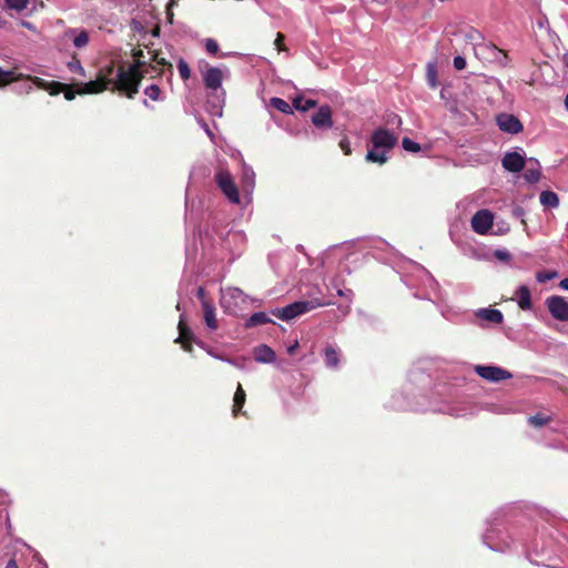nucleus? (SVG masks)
<instances>
[{"label": "nucleus", "mask_w": 568, "mask_h": 568, "mask_svg": "<svg viewBox=\"0 0 568 568\" xmlns=\"http://www.w3.org/2000/svg\"><path fill=\"white\" fill-rule=\"evenodd\" d=\"M142 67L144 63L139 61L125 68L124 64H116L112 60L99 70L97 77L105 82L111 92L118 91L120 94L133 99L144 78Z\"/></svg>", "instance_id": "1"}, {"label": "nucleus", "mask_w": 568, "mask_h": 568, "mask_svg": "<svg viewBox=\"0 0 568 568\" xmlns=\"http://www.w3.org/2000/svg\"><path fill=\"white\" fill-rule=\"evenodd\" d=\"M398 136L394 132L385 129H376L371 136L372 149L366 153V161L372 163L385 164L388 160L387 153L397 144Z\"/></svg>", "instance_id": "2"}, {"label": "nucleus", "mask_w": 568, "mask_h": 568, "mask_svg": "<svg viewBox=\"0 0 568 568\" xmlns=\"http://www.w3.org/2000/svg\"><path fill=\"white\" fill-rule=\"evenodd\" d=\"M28 80L31 81L37 88L47 91L50 95H58L65 89V83L58 81H47L39 77L24 75L19 72L17 68L3 70L0 68V88H4L12 82Z\"/></svg>", "instance_id": "3"}, {"label": "nucleus", "mask_w": 568, "mask_h": 568, "mask_svg": "<svg viewBox=\"0 0 568 568\" xmlns=\"http://www.w3.org/2000/svg\"><path fill=\"white\" fill-rule=\"evenodd\" d=\"M323 305H325V303L318 302L317 300L297 301L285 307L274 308L271 313L282 321H291Z\"/></svg>", "instance_id": "4"}, {"label": "nucleus", "mask_w": 568, "mask_h": 568, "mask_svg": "<svg viewBox=\"0 0 568 568\" xmlns=\"http://www.w3.org/2000/svg\"><path fill=\"white\" fill-rule=\"evenodd\" d=\"M214 181L231 203L239 204L241 202L239 189L227 170L219 169L214 175Z\"/></svg>", "instance_id": "5"}, {"label": "nucleus", "mask_w": 568, "mask_h": 568, "mask_svg": "<svg viewBox=\"0 0 568 568\" xmlns=\"http://www.w3.org/2000/svg\"><path fill=\"white\" fill-rule=\"evenodd\" d=\"M546 305L551 316L561 322H568V301L562 296L552 295L547 297Z\"/></svg>", "instance_id": "6"}, {"label": "nucleus", "mask_w": 568, "mask_h": 568, "mask_svg": "<svg viewBox=\"0 0 568 568\" xmlns=\"http://www.w3.org/2000/svg\"><path fill=\"white\" fill-rule=\"evenodd\" d=\"M475 372L481 378L495 383L509 379L513 377L510 372L497 366L477 365L475 367Z\"/></svg>", "instance_id": "7"}, {"label": "nucleus", "mask_w": 568, "mask_h": 568, "mask_svg": "<svg viewBox=\"0 0 568 568\" xmlns=\"http://www.w3.org/2000/svg\"><path fill=\"white\" fill-rule=\"evenodd\" d=\"M493 214L488 210H479L471 217V227L477 234H486L493 226Z\"/></svg>", "instance_id": "8"}, {"label": "nucleus", "mask_w": 568, "mask_h": 568, "mask_svg": "<svg viewBox=\"0 0 568 568\" xmlns=\"http://www.w3.org/2000/svg\"><path fill=\"white\" fill-rule=\"evenodd\" d=\"M247 296L240 288H229L221 302L222 306L229 310L230 313L235 314V307L240 304H245Z\"/></svg>", "instance_id": "9"}, {"label": "nucleus", "mask_w": 568, "mask_h": 568, "mask_svg": "<svg viewBox=\"0 0 568 568\" xmlns=\"http://www.w3.org/2000/svg\"><path fill=\"white\" fill-rule=\"evenodd\" d=\"M332 115V108L324 104L312 115L311 122L317 129L327 130L333 126Z\"/></svg>", "instance_id": "10"}, {"label": "nucleus", "mask_w": 568, "mask_h": 568, "mask_svg": "<svg viewBox=\"0 0 568 568\" xmlns=\"http://www.w3.org/2000/svg\"><path fill=\"white\" fill-rule=\"evenodd\" d=\"M497 124L504 132L516 134L523 131V124L518 118L513 114L503 113L497 116Z\"/></svg>", "instance_id": "11"}, {"label": "nucleus", "mask_w": 568, "mask_h": 568, "mask_svg": "<svg viewBox=\"0 0 568 568\" xmlns=\"http://www.w3.org/2000/svg\"><path fill=\"white\" fill-rule=\"evenodd\" d=\"M223 77V71L220 68L209 67L203 73L204 85L210 90L216 91L222 85Z\"/></svg>", "instance_id": "12"}, {"label": "nucleus", "mask_w": 568, "mask_h": 568, "mask_svg": "<svg viewBox=\"0 0 568 568\" xmlns=\"http://www.w3.org/2000/svg\"><path fill=\"white\" fill-rule=\"evenodd\" d=\"M525 158L518 152H508L501 160V164L505 170L517 173L524 170L525 168Z\"/></svg>", "instance_id": "13"}, {"label": "nucleus", "mask_w": 568, "mask_h": 568, "mask_svg": "<svg viewBox=\"0 0 568 568\" xmlns=\"http://www.w3.org/2000/svg\"><path fill=\"white\" fill-rule=\"evenodd\" d=\"M78 94L84 95V94H97L101 93L105 90H109L108 85H105V82H103L101 79L97 77L95 80L89 81L87 83H78Z\"/></svg>", "instance_id": "14"}, {"label": "nucleus", "mask_w": 568, "mask_h": 568, "mask_svg": "<svg viewBox=\"0 0 568 568\" xmlns=\"http://www.w3.org/2000/svg\"><path fill=\"white\" fill-rule=\"evenodd\" d=\"M67 37H72V41L75 48H85L89 43V32L84 29H69L65 31Z\"/></svg>", "instance_id": "15"}, {"label": "nucleus", "mask_w": 568, "mask_h": 568, "mask_svg": "<svg viewBox=\"0 0 568 568\" xmlns=\"http://www.w3.org/2000/svg\"><path fill=\"white\" fill-rule=\"evenodd\" d=\"M179 331H180V335L175 342L182 343L183 348L187 352H191L192 346H191L190 342L193 337V333L187 327V325L183 322V320H180V322H179Z\"/></svg>", "instance_id": "16"}, {"label": "nucleus", "mask_w": 568, "mask_h": 568, "mask_svg": "<svg viewBox=\"0 0 568 568\" xmlns=\"http://www.w3.org/2000/svg\"><path fill=\"white\" fill-rule=\"evenodd\" d=\"M254 356L255 359L261 363H273L276 358L275 352L265 344L255 347Z\"/></svg>", "instance_id": "17"}, {"label": "nucleus", "mask_w": 568, "mask_h": 568, "mask_svg": "<svg viewBox=\"0 0 568 568\" xmlns=\"http://www.w3.org/2000/svg\"><path fill=\"white\" fill-rule=\"evenodd\" d=\"M517 303L524 311L530 310L532 306L530 290L526 285H520L516 292Z\"/></svg>", "instance_id": "18"}, {"label": "nucleus", "mask_w": 568, "mask_h": 568, "mask_svg": "<svg viewBox=\"0 0 568 568\" xmlns=\"http://www.w3.org/2000/svg\"><path fill=\"white\" fill-rule=\"evenodd\" d=\"M202 308H203V315H204V321H205L206 326L213 331L216 329L217 321H216V316H215L214 304L212 302H205L204 306H202Z\"/></svg>", "instance_id": "19"}, {"label": "nucleus", "mask_w": 568, "mask_h": 568, "mask_svg": "<svg viewBox=\"0 0 568 568\" xmlns=\"http://www.w3.org/2000/svg\"><path fill=\"white\" fill-rule=\"evenodd\" d=\"M245 400H246L245 390L243 389L242 385L239 383L235 394H234V398H233L232 413H233L234 417H236L241 413V410L245 404Z\"/></svg>", "instance_id": "20"}, {"label": "nucleus", "mask_w": 568, "mask_h": 568, "mask_svg": "<svg viewBox=\"0 0 568 568\" xmlns=\"http://www.w3.org/2000/svg\"><path fill=\"white\" fill-rule=\"evenodd\" d=\"M324 359H325V365L329 368H337L338 364H339V353L338 351L332 346V345H327L325 348H324Z\"/></svg>", "instance_id": "21"}, {"label": "nucleus", "mask_w": 568, "mask_h": 568, "mask_svg": "<svg viewBox=\"0 0 568 568\" xmlns=\"http://www.w3.org/2000/svg\"><path fill=\"white\" fill-rule=\"evenodd\" d=\"M267 323H273V321L267 316V314L264 312H256L250 316V318L245 322L244 326L245 328H251Z\"/></svg>", "instance_id": "22"}, {"label": "nucleus", "mask_w": 568, "mask_h": 568, "mask_svg": "<svg viewBox=\"0 0 568 568\" xmlns=\"http://www.w3.org/2000/svg\"><path fill=\"white\" fill-rule=\"evenodd\" d=\"M317 105V101L313 99L303 100L302 97L293 99L292 106L298 111L305 112Z\"/></svg>", "instance_id": "23"}, {"label": "nucleus", "mask_w": 568, "mask_h": 568, "mask_svg": "<svg viewBox=\"0 0 568 568\" xmlns=\"http://www.w3.org/2000/svg\"><path fill=\"white\" fill-rule=\"evenodd\" d=\"M540 203L548 207H557L559 205V197L552 191H542L540 193Z\"/></svg>", "instance_id": "24"}, {"label": "nucleus", "mask_w": 568, "mask_h": 568, "mask_svg": "<svg viewBox=\"0 0 568 568\" xmlns=\"http://www.w3.org/2000/svg\"><path fill=\"white\" fill-rule=\"evenodd\" d=\"M479 315L481 318L495 324H500L504 320V315L499 310H481Z\"/></svg>", "instance_id": "25"}, {"label": "nucleus", "mask_w": 568, "mask_h": 568, "mask_svg": "<svg viewBox=\"0 0 568 568\" xmlns=\"http://www.w3.org/2000/svg\"><path fill=\"white\" fill-rule=\"evenodd\" d=\"M552 420L550 415H546L544 413H537L528 418V424L534 427H542L549 424Z\"/></svg>", "instance_id": "26"}, {"label": "nucleus", "mask_w": 568, "mask_h": 568, "mask_svg": "<svg viewBox=\"0 0 568 568\" xmlns=\"http://www.w3.org/2000/svg\"><path fill=\"white\" fill-rule=\"evenodd\" d=\"M270 105L282 113H285V114L293 113L292 106L285 100H283L281 98H271Z\"/></svg>", "instance_id": "27"}, {"label": "nucleus", "mask_w": 568, "mask_h": 568, "mask_svg": "<svg viewBox=\"0 0 568 568\" xmlns=\"http://www.w3.org/2000/svg\"><path fill=\"white\" fill-rule=\"evenodd\" d=\"M491 51L495 60L499 63L500 67L505 68L509 63V57L506 51L497 48L496 45L491 47Z\"/></svg>", "instance_id": "28"}, {"label": "nucleus", "mask_w": 568, "mask_h": 568, "mask_svg": "<svg viewBox=\"0 0 568 568\" xmlns=\"http://www.w3.org/2000/svg\"><path fill=\"white\" fill-rule=\"evenodd\" d=\"M67 67L73 73H78L81 77L85 75V71L75 54L72 57V60L68 62Z\"/></svg>", "instance_id": "29"}, {"label": "nucleus", "mask_w": 568, "mask_h": 568, "mask_svg": "<svg viewBox=\"0 0 568 568\" xmlns=\"http://www.w3.org/2000/svg\"><path fill=\"white\" fill-rule=\"evenodd\" d=\"M427 80L432 88L437 87V69L435 63L427 64Z\"/></svg>", "instance_id": "30"}, {"label": "nucleus", "mask_w": 568, "mask_h": 568, "mask_svg": "<svg viewBox=\"0 0 568 568\" xmlns=\"http://www.w3.org/2000/svg\"><path fill=\"white\" fill-rule=\"evenodd\" d=\"M558 276L557 271H540L536 273V280L539 283H546Z\"/></svg>", "instance_id": "31"}, {"label": "nucleus", "mask_w": 568, "mask_h": 568, "mask_svg": "<svg viewBox=\"0 0 568 568\" xmlns=\"http://www.w3.org/2000/svg\"><path fill=\"white\" fill-rule=\"evenodd\" d=\"M178 70H179L180 77L184 81L190 79L191 70H190V67H189L187 62L184 59H180L179 60V62H178Z\"/></svg>", "instance_id": "32"}, {"label": "nucleus", "mask_w": 568, "mask_h": 568, "mask_svg": "<svg viewBox=\"0 0 568 568\" xmlns=\"http://www.w3.org/2000/svg\"><path fill=\"white\" fill-rule=\"evenodd\" d=\"M540 171L537 168H528L526 169L524 176L529 183L538 182L540 179Z\"/></svg>", "instance_id": "33"}, {"label": "nucleus", "mask_w": 568, "mask_h": 568, "mask_svg": "<svg viewBox=\"0 0 568 568\" xmlns=\"http://www.w3.org/2000/svg\"><path fill=\"white\" fill-rule=\"evenodd\" d=\"M29 0H6L8 8L22 11L28 7Z\"/></svg>", "instance_id": "34"}, {"label": "nucleus", "mask_w": 568, "mask_h": 568, "mask_svg": "<svg viewBox=\"0 0 568 568\" xmlns=\"http://www.w3.org/2000/svg\"><path fill=\"white\" fill-rule=\"evenodd\" d=\"M145 95H148L152 101H158L161 94V89L156 84H151L144 90Z\"/></svg>", "instance_id": "35"}, {"label": "nucleus", "mask_w": 568, "mask_h": 568, "mask_svg": "<svg viewBox=\"0 0 568 568\" xmlns=\"http://www.w3.org/2000/svg\"><path fill=\"white\" fill-rule=\"evenodd\" d=\"M403 148L408 152H419L420 145L417 142H414L409 138H404L402 141Z\"/></svg>", "instance_id": "36"}, {"label": "nucleus", "mask_w": 568, "mask_h": 568, "mask_svg": "<svg viewBox=\"0 0 568 568\" xmlns=\"http://www.w3.org/2000/svg\"><path fill=\"white\" fill-rule=\"evenodd\" d=\"M205 49L212 55L217 54V52L220 50L219 43L214 39H211V38L205 40Z\"/></svg>", "instance_id": "37"}, {"label": "nucleus", "mask_w": 568, "mask_h": 568, "mask_svg": "<svg viewBox=\"0 0 568 568\" xmlns=\"http://www.w3.org/2000/svg\"><path fill=\"white\" fill-rule=\"evenodd\" d=\"M77 87V84H65V89L62 90L64 93V98L68 101L74 100L75 95L78 94V89L74 90L73 88Z\"/></svg>", "instance_id": "38"}, {"label": "nucleus", "mask_w": 568, "mask_h": 568, "mask_svg": "<svg viewBox=\"0 0 568 568\" xmlns=\"http://www.w3.org/2000/svg\"><path fill=\"white\" fill-rule=\"evenodd\" d=\"M339 148H341V150L343 151V153H344L345 155H351V154H352L351 142H349V140L347 139V136H344V138L339 141Z\"/></svg>", "instance_id": "39"}, {"label": "nucleus", "mask_w": 568, "mask_h": 568, "mask_svg": "<svg viewBox=\"0 0 568 568\" xmlns=\"http://www.w3.org/2000/svg\"><path fill=\"white\" fill-rule=\"evenodd\" d=\"M285 36L281 32L276 34V39L274 41V44L278 51H285L286 47L284 44Z\"/></svg>", "instance_id": "40"}, {"label": "nucleus", "mask_w": 568, "mask_h": 568, "mask_svg": "<svg viewBox=\"0 0 568 568\" xmlns=\"http://www.w3.org/2000/svg\"><path fill=\"white\" fill-rule=\"evenodd\" d=\"M498 260L508 262L511 257L510 253L506 250H497L494 254Z\"/></svg>", "instance_id": "41"}, {"label": "nucleus", "mask_w": 568, "mask_h": 568, "mask_svg": "<svg viewBox=\"0 0 568 568\" xmlns=\"http://www.w3.org/2000/svg\"><path fill=\"white\" fill-rule=\"evenodd\" d=\"M454 68L456 70H463L466 68V60L465 58L457 55L454 58Z\"/></svg>", "instance_id": "42"}, {"label": "nucleus", "mask_w": 568, "mask_h": 568, "mask_svg": "<svg viewBox=\"0 0 568 568\" xmlns=\"http://www.w3.org/2000/svg\"><path fill=\"white\" fill-rule=\"evenodd\" d=\"M196 296L201 301L202 306H204L205 302H211L210 300L206 298V292L202 286L197 288Z\"/></svg>", "instance_id": "43"}, {"label": "nucleus", "mask_w": 568, "mask_h": 568, "mask_svg": "<svg viewBox=\"0 0 568 568\" xmlns=\"http://www.w3.org/2000/svg\"><path fill=\"white\" fill-rule=\"evenodd\" d=\"M154 60L156 61V63L159 65H162V67H169L170 70H172V64L170 62H168L164 58H158V55H155Z\"/></svg>", "instance_id": "44"}, {"label": "nucleus", "mask_w": 568, "mask_h": 568, "mask_svg": "<svg viewBox=\"0 0 568 568\" xmlns=\"http://www.w3.org/2000/svg\"><path fill=\"white\" fill-rule=\"evenodd\" d=\"M388 122H392V123H396L397 125H400L402 124V119L400 116H398L397 114H394L393 115V119L392 120H388Z\"/></svg>", "instance_id": "45"}, {"label": "nucleus", "mask_w": 568, "mask_h": 568, "mask_svg": "<svg viewBox=\"0 0 568 568\" xmlns=\"http://www.w3.org/2000/svg\"><path fill=\"white\" fill-rule=\"evenodd\" d=\"M6 568H19L18 567V564L14 559H10L8 562H7V566Z\"/></svg>", "instance_id": "46"}, {"label": "nucleus", "mask_w": 568, "mask_h": 568, "mask_svg": "<svg viewBox=\"0 0 568 568\" xmlns=\"http://www.w3.org/2000/svg\"><path fill=\"white\" fill-rule=\"evenodd\" d=\"M560 287L568 291V277L560 282Z\"/></svg>", "instance_id": "47"}, {"label": "nucleus", "mask_w": 568, "mask_h": 568, "mask_svg": "<svg viewBox=\"0 0 568 568\" xmlns=\"http://www.w3.org/2000/svg\"><path fill=\"white\" fill-rule=\"evenodd\" d=\"M142 55H143V51H142V50H138V51L134 53V57L138 59V60H136V62H138V61H139V62H141V61H140V57H142Z\"/></svg>", "instance_id": "48"}, {"label": "nucleus", "mask_w": 568, "mask_h": 568, "mask_svg": "<svg viewBox=\"0 0 568 568\" xmlns=\"http://www.w3.org/2000/svg\"><path fill=\"white\" fill-rule=\"evenodd\" d=\"M296 346H297V344H295V345L291 346V347L288 348V353H290V354H293V352L295 351Z\"/></svg>", "instance_id": "49"}, {"label": "nucleus", "mask_w": 568, "mask_h": 568, "mask_svg": "<svg viewBox=\"0 0 568 568\" xmlns=\"http://www.w3.org/2000/svg\"><path fill=\"white\" fill-rule=\"evenodd\" d=\"M565 105H566V109L568 111V92H567V95H566V99H565Z\"/></svg>", "instance_id": "50"}, {"label": "nucleus", "mask_w": 568, "mask_h": 568, "mask_svg": "<svg viewBox=\"0 0 568 568\" xmlns=\"http://www.w3.org/2000/svg\"><path fill=\"white\" fill-rule=\"evenodd\" d=\"M168 17L170 19V21L172 20V17H173V13H171L170 11L168 12Z\"/></svg>", "instance_id": "51"}, {"label": "nucleus", "mask_w": 568, "mask_h": 568, "mask_svg": "<svg viewBox=\"0 0 568 568\" xmlns=\"http://www.w3.org/2000/svg\"><path fill=\"white\" fill-rule=\"evenodd\" d=\"M31 89H32V87L30 84H28L26 91L29 92Z\"/></svg>", "instance_id": "52"}]
</instances>
